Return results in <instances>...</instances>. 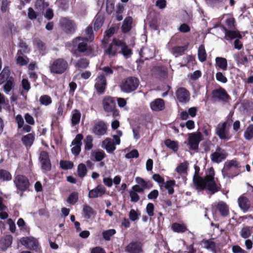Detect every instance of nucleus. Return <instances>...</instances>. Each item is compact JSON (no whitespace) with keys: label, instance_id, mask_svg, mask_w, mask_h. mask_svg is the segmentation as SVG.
Returning <instances> with one entry per match:
<instances>
[{"label":"nucleus","instance_id":"nucleus-32","mask_svg":"<svg viewBox=\"0 0 253 253\" xmlns=\"http://www.w3.org/2000/svg\"><path fill=\"white\" fill-rule=\"evenodd\" d=\"M81 117L80 112L77 109L73 110L72 112L71 124L73 126H76L80 123Z\"/></svg>","mask_w":253,"mask_h":253},{"label":"nucleus","instance_id":"nucleus-6","mask_svg":"<svg viewBox=\"0 0 253 253\" xmlns=\"http://www.w3.org/2000/svg\"><path fill=\"white\" fill-rule=\"evenodd\" d=\"M123 45V41L117 39H113L112 42L109 47L106 49L105 53L109 57L115 56L120 51L119 50V47Z\"/></svg>","mask_w":253,"mask_h":253},{"label":"nucleus","instance_id":"nucleus-4","mask_svg":"<svg viewBox=\"0 0 253 253\" xmlns=\"http://www.w3.org/2000/svg\"><path fill=\"white\" fill-rule=\"evenodd\" d=\"M68 68V62L62 58L55 59L49 66L50 72L56 74H61L64 73Z\"/></svg>","mask_w":253,"mask_h":253},{"label":"nucleus","instance_id":"nucleus-39","mask_svg":"<svg viewBox=\"0 0 253 253\" xmlns=\"http://www.w3.org/2000/svg\"><path fill=\"white\" fill-rule=\"evenodd\" d=\"M198 56L199 60L202 62L205 61L207 59V53L203 45H200L198 48Z\"/></svg>","mask_w":253,"mask_h":253},{"label":"nucleus","instance_id":"nucleus-18","mask_svg":"<svg viewBox=\"0 0 253 253\" xmlns=\"http://www.w3.org/2000/svg\"><path fill=\"white\" fill-rule=\"evenodd\" d=\"M201 136L200 133L189 134L188 138L189 145L191 149L196 150L198 148L199 142L202 140Z\"/></svg>","mask_w":253,"mask_h":253},{"label":"nucleus","instance_id":"nucleus-24","mask_svg":"<svg viewBox=\"0 0 253 253\" xmlns=\"http://www.w3.org/2000/svg\"><path fill=\"white\" fill-rule=\"evenodd\" d=\"M150 107L151 109L153 111H162L165 108V103L162 99L157 98L150 103Z\"/></svg>","mask_w":253,"mask_h":253},{"label":"nucleus","instance_id":"nucleus-19","mask_svg":"<svg viewBox=\"0 0 253 253\" xmlns=\"http://www.w3.org/2000/svg\"><path fill=\"white\" fill-rule=\"evenodd\" d=\"M105 192V187L101 184H99L95 188L89 191L88 198L93 199L101 197Z\"/></svg>","mask_w":253,"mask_h":253},{"label":"nucleus","instance_id":"nucleus-25","mask_svg":"<svg viewBox=\"0 0 253 253\" xmlns=\"http://www.w3.org/2000/svg\"><path fill=\"white\" fill-rule=\"evenodd\" d=\"M238 202L239 207L244 212L247 211L250 208V202L246 197L243 196L240 197L238 198Z\"/></svg>","mask_w":253,"mask_h":253},{"label":"nucleus","instance_id":"nucleus-20","mask_svg":"<svg viewBox=\"0 0 253 253\" xmlns=\"http://www.w3.org/2000/svg\"><path fill=\"white\" fill-rule=\"evenodd\" d=\"M125 251L127 253H141L142 245L140 242H131L126 247Z\"/></svg>","mask_w":253,"mask_h":253},{"label":"nucleus","instance_id":"nucleus-1","mask_svg":"<svg viewBox=\"0 0 253 253\" xmlns=\"http://www.w3.org/2000/svg\"><path fill=\"white\" fill-rule=\"evenodd\" d=\"M214 175V170L212 168L209 169L208 173L204 178L195 175L193 182L197 189H207L211 194L217 192L219 187L215 182Z\"/></svg>","mask_w":253,"mask_h":253},{"label":"nucleus","instance_id":"nucleus-38","mask_svg":"<svg viewBox=\"0 0 253 253\" xmlns=\"http://www.w3.org/2000/svg\"><path fill=\"white\" fill-rule=\"evenodd\" d=\"M187 46H174L171 49V53L175 57L181 55L186 50Z\"/></svg>","mask_w":253,"mask_h":253},{"label":"nucleus","instance_id":"nucleus-2","mask_svg":"<svg viewBox=\"0 0 253 253\" xmlns=\"http://www.w3.org/2000/svg\"><path fill=\"white\" fill-rule=\"evenodd\" d=\"M139 84L138 79L135 77H129L122 81L120 85L121 90L126 93H129L135 90Z\"/></svg>","mask_w":253,"mask_h":253},{"label":"nucleus","instance_id":"nucleus-40","mask_svg":"<svg viewBox=\"0 0 253 253\" xmlns=\"http://www.w3.org/2000/svg\"><path fill=\"white\" fill-rule=\"evenodd\" d=\"M83 211L84 217L88 219L95 214L92 208L87 205H84Z\"/></svg>","mask_w":253,"mask_h":253},{"label":"nucleus","instance_id":"nucleus-58","mask_svg":"<svg viewBox=\"0 0 253 253\" xmlns=\"http://www.w3.org/2000/svg\"><path fill=\"white\" fill-rule=\"evenodd\" d=\"M85 34L86 37L84 38L89 42H92L94 39V36L93 35L92 29L91 27H87L85 29Z\"/></svg>","mask_w":253,"mask_h":253},{"label":"nucleus","instance_id":"nucleus-17","mask_svg":"<svg viewBox=\"0 0 253 253\" xmlns=\"http://www.w3.org/2000/svg\"><path fill=\"white\" fill-rule=\"evenodd\" d=\"M94 86L98 93L104 92L106 86V80L105 75L101 74L98 76L95 80Z\"/></svg>","mask_w":253,"mask_h":253},{"label":"nucleus","instance_id":"nucleus-10","mask_svg":"<svg viewBox=\"0 0 253 253\" xmlns=\"http://www.w3.org/2000/svg\"><path fill=\"white\" fill-rule=\"evenodd\" d=\"M83 139V136L81 134H78L75 139L72 141L71 147L72 154L77 156L79 155L81 151V146L82 145V141Z\"/></svg>","mask_w":253,"mask_h":253},{"label":"nucleus","instance_id":"nucleus-55","mask_svg":"<svg viewBox=\"0 0 253 253\" xmlns=\"http://www.w3.org/2000/svg\"><path fill=\"white\" fill-rule=\"evenodd\" d=\"M60 165L61 168L64 169H71L74 166L72 162L68 161H61Z\"/></svg>","mask_w":253,"mask_h":253},{"label":"nucleus","instance_id":"nucleus-11","mask_svg":"<svg viewBox=\"0 0 253 253\" xmlns=\"http://www.w3.org/2000/svg\"><path fill=\"white\" fill-rule=\"evenodd\" d=\"M20 242L22 245L32 250H37L39 246L37 239L33 237H23L20 239Z\"/></svg>","mask_w":253,"mask_h":253},{"label":"nucleus","instance_id":"nucleus-16","mask_svg":"<svg viewBox=\"0 0 253 253\" xmlns=\"http://www.w3.org/2000/svg\"><path fill=\"white\" fill-rule=\"evenodd\" d=\"M60 23L67 33H72L75 31L76 25L74 21L66 18H62L60 20Z\"/></svg>","mask_w":253,"mask_h":253},{"label":"nucleus","instance_id":"nucleus-7","mask_svg":"<svg viewBox=\"0 0 253 253\" xmlns=\"http://www.w3.org/2000/svg\"><path fill=\"white\" fill-rule=\"evenodd\" d=\"M14 183L17 189L21 191H25L30 185L28 178L23 175H16L14 178Z\"/></svg>","mask_w":253,"mask_h":253},{"label":"nucleus","instance_id":"nucleus-52","mask_svg":"<svg viewBox=\"0 0 253 253\" xmlns=\"http://www.w3.org/2000/svg\"><path fill=\"white\" fill-rule=\"evenodd\" d=\"M93 137L92 136L87 135L84 140V148L85 150H89L93 147Z\"/></svg>","mask_w":253,"mask_h":253},{"label":"nucleus","instance_id":"nucleus-64","mask_svg":"<svg viewBox=\"0 0 253 253\" xmlns=\"http://www.w3.org/2000/svg\"><path fill=\"white\" fill-rule=\"evenodd\" d=\"M100 70L102 71L104 73L105 76H109L113 74V72H114L112 68L111 67L108 66L103 67L102 68H100Z\"/></svg>","mask_w":253,"mask_h":253},{"label":"nucleus","instance_id":"nucleus-48","mask_svg":"<svg viewBox=\"0 0 253 253\" xmlns=\"http://www.w3.org/2000/svg\"><path fill=\"white\" fill-rule=\"evenodd\" d=\"M245 138L251 140L253 138V124L250 125L244 132Z\"/></svg>","mask_w":253,"mask_h":253},{"label":"nucleus","instance_id":"nucleus-43","mask_svg":"<svg viewBox=\"0 0 253 253\" xmlns=\"http://www.w3.org/2000/svg\"><path fill=\"white\" fill-rule=\"evenodd\" d=\"M9 73L10 72L8 68H5L3 69L0 74V85L9 79Z\"/></svg>","mask_w":253,"mask_h":253},{"label":"nucleus","instance_id":"nucleus-51","mask_svg":"<svg viewBox=\"0 0 253 253\" xmlns=\"http://www.w3.org/2000/svg\"><path fill=\"white\" fill-rule=\"evenodd\" d=\"M116 230L114 229H111L104 231L102 232L103 238L106 241H109L111 237L116 233Z\"/></svg>","mask_w":253,"mask_h":253},{"label":"nucleus","instance_id":"nucleus-61","mask_svg":"<svg viewBox=\"0 0 253 253\" xmlns=\"http://www.w3.org/2000/svg\"><path fill=\"white\" fill-rule=\"evenodd\" d=\"M139 156V153L137 150L133 149L129 153L126 154V159L137 158Z\"/></svg>","mask_w":253,"mask_h":253},{"label":"nucleus","instance_id":"nucleus-29","mask_svg":"<svg viewBox=\"0 0 253 253\" xmlns=\"http://www.w3.org/2000/svg\"><path fill=\"white\" fill-rule=\"evenodd\" d=\"M102 145L108 153H112L116 149L114 143L109 138H107L103 141Z\"/></svg>","mask_w":253,"mask_h":253},{"label":"nucleus","instance_id":"nucleus-41","mask_svg":"<svg viewBox=\"0 0 253 253\" xmlns=\"http://www.w3.org/2000/svg\"><path fill=\"white\" fill-rule=\"evenodd\" d=\"M204 247L213 252H215L216 245L215 243L211 239L203 241Z\"/></svg>","mask_w":253,"mask_h":253},{"label":"nucleus","instance_id":"nucleus-63","mask_svg":"<svg viewBox=\"0 0 253 253\" xmlns=\"http://www.w3.org/2000/svg\"><path fill=\"white\" fill-rule=\"evenodd\" d=\"M154 206L153 204L149 203L147 204L146 208V212L148 215L151 217L154 215Z\"/></svg>","mask_w":253,"mask_h":253},{"label":"nucleus","instance_id":"nucleus-33","mask_svg":"<svg viewBox=\"0 0 253 253\" xmlns=\"http://www.w3.org/2000/svg\"><path fill=\"white\" fill-rule=\"evenodd\" d=\"M135 181L138 186L141 187L144 190L150 189L152 187V185L150 181H146L140 177H135Z\"/></svg>","mask_w":253,"mask_h":253},{"label":"nucleus","instance_id":"nucleus-36","mask_svg":"<svg viewBox=\"0 0 253 253\" xmlns=\"http://www.w3.org/2000/svg\"><path fill=\"white\" fill-rule=\"evenodd\" d=\"M34 135L32 133H29L22 138V142L26 146L30 147L34 141Z\"/></svg>","mask_w":253,"mask_h":253},{"label":"nucleus","instance_id":"nucleus-50","mask_svg":"<svg viewBox=\"0 0 253 253\" xmlns=\"http://www.w3.org/2000/svg\"><path fill=\"white\" fill-rule=\"evenodd\" d=\"M103 22V17L101 15H97L94 23V30H98L102 25Z\"/></svg>","mask_w":253,"mask_h":253},{"label":"nucleus","instance_id":"nucleus-35","mask_svg":"<svg viewBox=\"0 0 253 253\" xmlns=\"http://www.w3.org/2000/svg\"><path fill=\"white\" fill-rule=\"evenodd\" d=\"M132 22V19L131 17H127L125 18L122 26V30L124 33H127L130 30Z\"/></svg>","mask_w":253,"mask_h":253},{"label":"nucleus","instance_id":"nucleus-23","mask_svg":"<svg viewBox=\"0 0 253 253\" xmlns=\"http://www.w3.org/2000/svg\"><path fill=\"white\" fill-rule=\"evenodd\" d=\"M223 30L227 40L242 38V36L238 31L227 30L225 27H223Z\"/></svg>","mask_w":253,"mask_h":253},{"label":"nucleus","instance_id":"nucleus-5","mask_svg":"<svg viewBox=\"0 0 253 253\" xmlns=\"http://www.w3.org/2000/svg\"><path fill=\"white\" fill-rule=\"evenodd\" d=\"M239 168V163L235 160H232L227 161L225 164L224 168L222 170V173L224 177H233L237 174H233L232 171L237 169Z\"/></svg>","mask_w":253,"mask_h":253},{"label":"nucleus","instance_id":"nucleus-53","mask_svg":"<svg viewBox=\"0 0 253 253\" xmlns=\"http://www.w3.org/2000/svg\"><path fill=\"white\" fill-rule=\"evenodd\" d=\"M105 154L102 150H98L93 152V156L97 162L101 161L105 157Z\"/></svg>","mask_w":253,"mask_h":253},{"label":"nucleus","instance_id":"nucleus-14","mask_svg":"<svg viewBox=\"0 0 253 253\" xmlns=\"http://www.w3.org/2000/svg\"><path fill=\"white\" fill-rule=\"evenodd\" d=\"M87 42L85 39L78 37L73 41V45L74 46H78V49L79 52H84L87 51L89 47L87 44Z\"/></svg>","mask_w":253,"mask_h":253},{"label":"nucleus","instance_id":"nucleus-28","mask_svg":"<svg viewBox=\"0 0 253 253\" xmlns=\"http://www.w3.org/2000/svg\"><path fill=\"white\" fill-rule=\"evenodd\" d=\"M216 208L222 216H227L228 215V207L224 202L219 201L216 205Z\"/></svg>","mask_w":253,"mask_h":253},{"label":"nucleus","instance_id":"nucleus-27","mask_svg":"<svg viewBox=\"0 0 253 253\" xmlns=\"http://www.w3.org/2000/svg\"><path fill=\"white\" fill-rule=\"evenodd\" d=\"M215 66L222 71H226L227 69V61L223 57H217L215 58Z\"/></svg>","mask_w":253,"mask_h":253},{"label":"nucleus","instance_id":"nucleus-13","mask_svg":"<svg viewBox=\"0 0 253 253\" xmlns=\"http://www.w3.org/2000/svg\"><path fill=\"white\" fill-rule=\"evenodd\" d=\"M226 151L219 147H217L215 151L211 155V161L219 163L224 160L227 156Z\"/></svg>","mask_w":253,"mask_h":253},{"label":"nucleus","instance_id":"nucleus-26","mask_svg":"<svg viewBox=\"0 0 253 253\" xmlns=\"http://www.w3.org/2000/svg\"><path fill=\"white\" fill-rule=\"evenodd\" d=\"M12 242V237L11 235H6L0 241V248L2 251H5L9 248Z\"/></svg>","mask_w":253,"mask_h":253},{"label":"nucleus","instance_id":"nucleus-59","mask_svg":"<svg viewBox=\"0 0 253 253\" xmlns=\"http://www.w3.org/2000/svg\"><path fill=\"white\" fill-rule=\"evenodd\" d=\"M187 167H188V166H187V163H181L176 168V171L178 173H185L186 172Z\"/></svg>","mask_w":253,"mask_h":253},{"label":"nucleus","instance_id":"nucleus-44","mask_svg":"<svg viewBox=\"0 0 253 253\" xmlns=\"http://www.w3.org/2000/svg\"><path fill=\"white\" fill-rule=\"evenodd\" d=\"M14 85L13 79L12 78L8 79L3 86V89L6 94H8Z\"/></svg>","mask_w":253,"mask_h":253},{"label":"nucleus","instance_id":"nucleus-3","mask_svg":"<svg viewBox=\"0 0 253 253\" xmlns=\"http://www.w3.org/2000/svg\"><path fill=\"white\" fill-rule=\"evenodd\" d=\"M231 125L229 120L219 123L215 128V133L221 140H227L230 139L229 127Z\"/></svg>","mask_w":253,"mask_h":253},{"label":"nucleus","instance_id":"nucleus-30","mask_svg":"<svg viewBox=\"0 0 253 253\" xmlns=\"http://www.w3.org/2000/svg\"><path fill=\"white\" fill-rule=\"evenodd\" d=\"M213 95L214 97L222 100H226L228 97L226 92L222 88H219L214 90L213 92Z\"/></svg>","mask_w":253,"mask_h":253},{"label":"nucleus","instance_id":"nucleus-22","mask_svg":"<svg viewBox=\"0 0 253 253\" xmlns=\"http://www.w3.org/2000/svg\"><path fill=\"white\" fill-rule=\"evenodd\" d=\"M233 57L239 66L247 65L248 61V58L246 56L244 55L243 52H238V53L234 54Z\"/></svg>","mask_w":253,"mask_h":253},{"label":"nucleus","instance_id":"nucleus-60","mask_svg":"<svg viewBox=\"0 0 253 253\" xmlns=\"http://www.w3.org/2000/svg\"><path fill=\"white\" fill-rule=\"evenodd\" d=\"M129 194L130 198V201L132 202L136 203L137 202L139 199V196L138 195L137 193L135 192L132 190L129 191Z\"/></svg>","mask_w":253,"mask_h":253},{"label":"nucleus","instance_id":"nucleus-9","mask_svg":"<svg viewBox=\"0 0 253 253\" xmlns=\"http://www.w3.org/2000/svg\"><path fill=\"white\" fill-rule=\"evenodd\" d=\"M41 168L43 172L49 171L51 169V163L48 154L45 151H42L39 157Z\"/></svg>","mask_w":253,"mask_h":253},{"label":"nucleus","instance_id":"nucleus-21","mask_svg":"<svg viewBox=\"0 0 253 253\" xmlns=\"http://www.w3.org/2000/svg\"><path fill=\"white\" fill-rule=\"evenodd\" d=\"M155 49L154 46L143 47L140 52L141 57L145 60H148L153 58L155 55Z\"/></svg>","mask_w":253,"mask_h":253},{"label":"nucleus","instance_id":"nucleus-15","mask_svg":"<svg viewBox=\"0 0 253 253\" xmlns=\"http://www.w3.org/2000/svg\"><path fill=\"white\" fill-rule=\"evenodd\" d=\"M102 105L105 111L112 112L116 109V100L112 97L107 96L103 99Z\"/></svg>","mask_w":253,"mask_h":253},{"label":"nucleus","instance_id":"nucleus-37","mask_svg":"<svg viewBox=\"0 0 253 253\" xmlns=\"http://www.w3.org/2000/svg\"><path fill=\"white\" fill-rule=\"evenodd\" d=\"M121 50L119 53H122L126 58H127L131 55V49L128 47L124 41H123V45H121Z\"/></svg>","mask_w":253,"mask_h":253},{"label":"nucleus","instance_id":"nucleus-47","mask_svg":"<svg viewBox=\"0 0 253 253\" xmlns=\"http://www.w3.org/2000/svg\"><path fill=\"white\" fill-rule=\"evenodd\" d=\"M41 104L44 106H48L52 103L51 97L47 95H42L39 99Z\"/></svg>","mask_w":253,"mask_h":253},{"label":"nucleus","instance_id":"nucleus-46","mask_svg":"<svg viewBox=\"0 0 253 253\" xmlns=\"http://www.w3.org/2000/svg\"><path fill=\"white\" fill-rule=\"evenodd\" d=\"M175 185L174 180H171L167 181L165 183V188L168 190L169 194H172L174 192L173 187Z\"/></svg>","mask_w":253,"mask_h":253},{"label":"nucleus","instance_id":"nucleus-31","mask_svg":"<svg viewBox=\"0 0 253 253\" xmlns=\"http://www.w3.org/2000/svg\"><path fill=\"white\" fill-rule=\"evenodd\" d=\"M23 54L24 53L22 52V50H18L17 53V64L21 66L26 65L29 62L28 58L26 56H23Z\"/></svg>","mask_w":253,"mask_h":253},{"label":"nucleus","instance_id":"nucleus-57","mask_svg":"<svg viewBox=\"0 0 253 253\" xmlns=\"http://www.w3.org/2000/svg\"><path fill=\"white\" fill-rule=\"evenodd\" d=\"M241 236L245 239L248 238L251 235L250 228L248 226L244 227L240 231Z\"/></svg>","mask_w":253,"mask_h":253},{"label":"nucleus","instance_id":"nucleus-54","mask_svg":"<svg viewBox=\"0 0 253 253\" xmlns=\"http://www.w3.org/2000/svg\"><path fill=\"white\" fill-rule=\"evenodd\" d=\"M89 64V61L85 58L79 60L76 64V66L81 68H86Z\"/></svg>","mask_w":253,"mask_h":253},{"label":"nucleus","instance_id":"nucleus-62","mask_svg":"<svg viewBox=\"0 0 253 253\" xmlns=\"http://www.w3.org/2000/svg\"><path fill=\"white\" fill-rule=\"evenodd\" d=\"M15 121L17 124L18 128H22V127L23 126V125L24 124V121L21 115H17L15 117Z\"/></svg>","mask_w":253,"mask_h":253},{"label":"nucleus","instance_id":"nucleus-49","mask_svg":"<svg viewBox=\"0 0 253 253\" xmlns=\"http://www.w3.org/2000/svg\"><path fill=\"white\" fill-rule=\"evenodd\" d=\"M86 166L84 164H80L78 167V174L81 178L84 177L86 174Z\"/></svg>","mask_w":253,"mask_h":253},{"label":"nucleus","instance_id":"nucleus-42","mask_svg":"<svg viewBox=\"0 0 253 253\" xmlns=\"http://www.w3.org/2000/svg\"><path fill=\"white\" fill-rule=\"evenodd\" d=\"M164 143L167 147L171 149L173 151L176 152L177 151L178 144L176 141L168 139L166 140Z\"/></svg>","mask_w":253,"mask_h":253},{"label":"nucleus","instance_id":"nucleus-45","mask_svg":"<svg viewBox=\"0 0 253 253\" xmlns=\"http://www.w3.org/2000/svg\"><path fill=\"white\" fill-rule=\"evenodd\" d=\"M12 178L10 172L4 169H0V180L2 181H9Z\"/></svg>","mask_w":253,"mask_h":253},{"label":"nucleus","instance_id":"nucleus-8","mask_svg":"<svg viewBox=\"0 0 253 253\" xmlns=\"http://www.w3.org/2000/svg\"><path fill=\"white\" fill-rule=\"evenodd\" d=\"M107 130V124L102 120H98L94 122L92 132L96 135L101 136L106 133Z\"/></svg>","mask_w":253,"mask_h":253},{"label":"nucleus","instance_id":"nucleus-12","mask_svg":"<svg viewBox=\"0 0 253 253\" xmlns=\"http://www.w3.org/2000/svg\"><path fill=\"white\" fill-rule=\"evenodd\" d=\"M176 99L182 103L188 102L190 98L189 92L184 87L178 88L175 91Z\"/></svg>","mask_w":253,"mask_h":253},{"label":"nucleus","instance_id":"nucleus-56","mask_svg":"<svg viewBox=\"0 0 253 253\" xmlns=\"http://www.w3.org/2000/svg\"><path fill=\"white\" fill-rule=\"evenodd\" d=\"M78 194L77 192L72 193L69 196L67 202L68 203L74 205L78 201Z\"/></svg>","mask_w":253,"mask_h":253},{"label":"nucleus","instance_id":"nucleus-34","mask_svg":"<svg viewBox=\"0 0 253 253\" xmlns=\"http://www.w3.org/2000/svg\"><path fill=\"white\" fill-rule=\"evenodd\" d=\"M171 229L174 232L177 233H184L187 230V227L184 224L177 222L172 224Z\"/></svg>","mask_w":253,"mask_h":253}]
</instances>
